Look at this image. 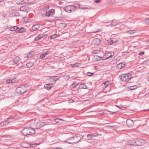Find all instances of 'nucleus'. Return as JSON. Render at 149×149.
<instances>
[{
	"mask_svg": "<svg viewBox=\"0 0 149 149\" xmlns=\"http://www.w3.org/2000/svg\"><path fill=\"white\" fill-rule=\"evenodd\" d=\"M35 129L31 127H26L23 130L22 133L24 136L31 135L35 133Z\"/></svg>",
	"mask_w": 149,
	"mask_h": 149,
	"instance_id": "nucleus-1",
	"label": "nucleus"
},
{
	"mask_svg": "<svg viewBox=\"0 0 149 149\" xmlns=\"http://www.w3.org/2000/svg\"><path fill=\"white\" fill-rule=\"evenodd\" d=\"M27 91V87L24 85L17 87L16 89V93L19 95L25 93Z\"/></svg>",
	"mask_w": 149,
	"mask_h": 149,
	"instance_id": "nucleus-2",
	"label": "nucleus"
},
{
	"mask_svg": "<svg viewBox=\"0 0 149 149\" xmlns=\"http://www.w3.org/2000/svg\"><path fill=\"white\" fill-rule=\"evenodd\" d=\"M131 75L130 73L123 74L120 75L119 77L122 81L126 82L131 79Z\"/></svg>",
	"mask_w": 149,
	"mask_h": 149,
	"instance_id": "nucleus-3",
	"label": "nucleus"
},
{
	"mask_svg": "<svg viewBox=\"0 0 149 149\" xmlns=\"http://www.w3.org/2000/svg\"><path fill=\"white\" fill-rule=\"evenodd\" d=\"M83 138V136L80 135H78L77 136H75L71 138L72 140H73V139L74 140L73 141V143L74 144L77 143Z\"/></svg>",
	"mask_w": 149,
	"mask_h": 149,
	"instance_id": "nucleus-4",
	"label": "nucleus"
},
{
	"mask_svg": "<svg viewBox=\"0 0 149 149\" xmlns=\"http://www.w3.org/2000/svg\"><path fill=\"white\" fill-rule=\"evenodd\" d=\"M75 9L76 7L73 5L67 6L65 8V10L69 13L74 12Z\"/></svg>",
	"mask_w": 149,
	"mask_h": 149,
	"instance_id": "nucleus-5",
	"label": "nucleus"
},
{
	"mask_svg": "<svg viewBox=\"0 0 149 149\" xmlns=\"http://www.w3.org/2000/svg\"><path fill=\"white\" fill-rule=\"evenodd\" d=\"M114 55V53L112 52H109L106 53L104 54L102 58L104 60H105L112 57Z\"/></svg>",
	"mask_w": 149,
	"mask_h": 149,
	"instance_id": "nucleus-6",
	"label": "nucleus"
},
{
	"mask_svg": "<svg viewBox=\"0 0 149 149\" xmlns=\"http://www.w3.org/2000/svg\"><path fill=\"white\" fill-rule=\"evenodd\" d=\"M144 140L140 139H135V146H141L144 144Z\"/></svg>",
	"mask_w": 149,
	"mask_h": 149,
	"instance_id": "nucleus-7",
	"label": "nucleus"
},
{
	"mask_svg": "<svg viewBox=\"0 0 149 149\" xmlns=\"http://www.w3.org/2000/svg\"><path fill=\"white\" fill-rule=\"evenodd\" d=\"M126 124L129 127H132L134 124L133 121L130 119H128L126 120Z\"/></svg>",
	"mask_w": 149,
	"mask_h": 149,
	"instance_id": "nucleus-8",
	"label": "nucleus"
},
{
	"mask_svg": "<svg viewBox=\"0 0 149 149\" xmlns=\"http://www.w3.org/2000/svg\"><path fill=\"white\" fill-rule=\"evenodd\" d=\"M126 66L125 62H123L118 64L116 66V68L118 69H121Z\"/></svg>",
	"mask_w": 149,
	"mask_h": 149,
	"instance_id": "nucleus-9",
	"label": "nucleus"
},
{
	"mask_svg": "<svg viewBox=\"0 0 149 149\" xmlns=\"http://www.w3.org/2000/svg\"><path fill=\"white\" fill-rule=\"evenodd\" d=\"M101 42L100 40L98 38H95L94 39L93 43L95 45H98Z\"/></svg>",
	"mask_w": 149,
	"mask_h": 149,
	"instance_id": "nucleus-10",
	"label": "nucleus"
},
{
	"mask_svg": "<svg viewBox=\"0 0 149 149\" xmlns=\"http://www.w3.org/2000/svg\"><path fill=\"white\" fill-rule=\"evenodd\" d=\"M26 29L24 27H21L20 28H18L17 30H16V32L17 33H22L26 32Z\"/></svg>",
	"mask_w": 149,
	"mask_h": 149,
	"instance_id": "nucleus-11",
	"label": "nucleus"
},
{
	"mask_svg": "<svg viewBox=\"0 0 149 149\" xmlns=\"http://www.w3.org/2000/svg\"><path fill=\"white\" fill-rule=\"evenodd\" d=\"M47 125V123H46L41 122L39 123H38L37 124L36 126L38 128H35V129H39L40 128L44 127L45 125Z\"/></svg>",
	"mask_w": 149,
	"mask_h": 149,
	"instance_id": "nucleus-12",
	"label": "nucleus"
},
{
	"mask_svg": "<svg viewBox=\"0 0 149 149\" xmlns=\"http://www.w3.org/2000/svg\"><path fill=\"white\" fill-rule=\"evenodd\" d=\"M98 134L97 133H95L92 134H88L87 135V137L89 139H92L93 137L97 136Z\"/></svg>",
	"mask_w": 149,
	"mask_h": 149,
	"instance_id": "nucleus-13",
	"label": "nucleus"
},
{
	"mask_svg": "<svg viewBox=\"0 0 149 149\" xmlns=\"http://www.w3.org/2000/svg\"><path fill=\"white\" fill-rule=\"evenodd\" d=\"M9 123V121L8 120H4L1 123L0 126L2 127H5Z\"/></svg>",
	"mask_w": 149,
	"mask_h": 149,
	"instance_id": "nucleus-14",
	"label": "nucleus"
},
{
	"mask_svg": "<svg viewBox=\"0 0 149 149\" xmlns=\"http://www.w3.org/2000/svg\"><path fill=\"white\" fill-rule=\"evenodd\" d=\"M21 60L20 58L18 56L15 57L13 60V61L15 64H17Z\"/></svg>",
	"mask_w": 149,
	"mask_h": 149,
	"instance_id": "nucleus-15",
	"label": "nucleus"
},
{
	"mask_svg": "<svg viewBox=\"0 0 149 149\" xmlns=\"http://www.w3.org/2000/svg\"><path fill=\"white\" fill-rule=\"evenodd\" d=\"M128 143L130 145L135 146V139L129 140L128 141Z\"/></svg>",
	"mask_w": 149,
	"mask_h": 149,
	"instance_id": "nucleus-16",
	"label": "nucleus"
},
{
	"mask_svg": "<svg viewBox=\"0 0 149 149\" xmlns=\"http://www.w3.org/2000/svg\"><path fill=\"white\" fill-rule=\"evenodd\" d=\"M20 15V14L17 12H15L14 13H11L10 14V17H16L19 16Z\"/></svg>",
	"mask_w": 149,
	"mask_h": 149,
	"instance_id": "nucleus-17",
	"label": "nucleus"
},
{
	"mask_svg": "<svg viewBox=\"0 0 149 149\" xmlns=\"http://www.w3.org/2000/svg\"><path fill=\"white\" fill-rule=\"evenodd\" d=\"M44 88L48 90H50L52 87V84H46L44 85Z\"/></svg>",
	"mask_w": 149,
	"mask_h": 149,
	"instance_id": "nucleus-18",
	"label": "nucleus"
},
{
	"mask_svg": "<svg viewBox=\"0 0 149 149\" xmlns=\"http://www.w3.org/2000/svg\"><path fill=\"white\" fill-rule=\"evenodd\" d=\"M40 27V26L38 24H35L33 25L32 27V29L34 31H36L37 29H38Z\"/></svg>",
	"mask_w": 149,
	"mask_h": 149,
	"instance_id": "nucleus-19",
	"label": "nucleus"
},
{
	"mask_svg": "<svg viewBox=\"0 0 149 149\" xmlns=\"http://www.w3.org/2000/svg\"><path fill=\"white\" fill-rule=\"evenodd\" d=\"M27 7L26 6H22L21 7L20 10L21 11L25 12L27 10Z\"/></svg>",
	"mask_w": 149,
	"mask_h": 149,
	"instance_id": "nucleus-20",
	"label": "nucleus"
},
{
	"mask_svg": "<svg viewBox=\"0 0 149 149\" xmlns=\"http://www.w3.org/2000/svg\"><path fill=\"white\" fill-rule=\"evenodd\" d=\"M58 78L57 76H54L51 77L50 80L52 82H54L58 80Z\"/></svg>",
	"mask_w": 149,
	"mask_h": 149,
	"instance_id": "nucleus-21",
	"label": "nucleus"
},
{
	"mask_svg": "<svg viewBox=\"0 0 149 149\" xmlns=\"http://www.w3.org/2000/svg\"><path fill=\"white\" fill-rule=\"evenodd\" d=\"M42 38V36H41V34H40L35 38L34 40L35 41H38L41 39Z\"/></svg>",
	"mask_w": 149,
	"mask_h": 149,
	"instance_id": "nucleus-22",
	"label": "nucleus"
},
{
	"mask_svg": "<svg viewBox=\"0 0 149 149\" xmlns=\"http://www.w3.org/2000/svg\"><path fill=\"white\" fill-rule=\"evenodd\" d=\"M34 63L31 62H29L26 64V66L28 68H30L34 65Z\"/></svg>",
	"mask_w": 149,
	"mask_h": 149,
	"instance_id": "nucleus-23",
	"label": "nucleus"
},
{
	"mask_svg": "<svg viewBox=\"0 0 149 149\" xmlns=\"http://www.w3.org/2000/svg\"><path fill=\"white\" fill-rule=\"evenodd\" d=\"M110 84V82L109 81H107L105 82H104L103 84V86L105 88L107 87Z\"/></svg>",
	"mask_w": 149,
	"mask_h": 149,
	"instance_id": "nucleus-24",
	"label": "nucleus"
},
{
	"mask_svg": "<svg viewBox=\"0 0 149 149\" xmlns=\"http://www.w3.org/2000/svg\"><path fill=\"white\" fill-rule=\"evenodd\" d=\"M22 20L24 22H27L29 21V19L27 17H24L22 18Z\"/></svg>",
	"mask_w": 149,
	"mask_h": 149,
	"instance_id": "nucleus-25",
	"label": "nucleus"
},
{
	"mask_svg": "<svg viewBox=\"0 0 149 149\" xmlns=\"http://www.w3.org/2000/svg\"><path fill=\"white\" fill-rule=\"evenodd\" d=\"M119 24V22H113V20L112 21V22L110 24V25L111 26H115L118 24Z\"/></svg>",
	"mask_w": 149,
	"mask_h": 149,
	"instance_id": "nucleus-26",
	"label": "nucleus"
},
{
	"mask_svg": "<svg viewBox=\"0 0 149 149\" xmlns=\"http://www.w3.org/2000/svg\"><path fill=\"white\" fill-rule=\"evenodd\" d=\"M18 28V27L17 26H15L12 27L10 29V30L11 31H15L16 32V30H17Z\"/></svg>",
	"mask_w": 149,
	"mask_h": 149,
	"instance_id": "nucleus-27",
	"label": "nucleus"
},
{
	"mask_svg": "<svg viewBox=\"0 0 149 149\" xmlns=\"http://www.w3.org/2000/svg\"><path fill=\"white\" fill-rule=\"evenodd\" d=\"M26 2L24 0H23L18 1L17 2V4L19 5H23Z\"/></svg>",
	"mask_w": 149,
	"mask_h": 149,
	"instance_id": "nucleus-28",
	"label": "nucleus"
},
{
	"mask_svg": "<svg viewBox=\"0 0 149 149\" xmlns=\"http://www.w3.org/2000/svg\"><path fill=\"white\" fill-rule=\"evenodd\" d=\"M108 45H111L112 44H113V42L112 39H109L108 40Z\"/></svg>",
	"mask_w": 149,
	"mask_h": 149,
	"instance_id": "nucleus-29",
	"label": "nucleus"
},
{
	"mask_svg": "<svg viewBox=\"0 0 149 149\" xmlns=\"http://www.w3.org/2000/svg\"><path fill=\"white\" fill-rule=\"evenodd\" d=\"M80 86L81 88H82L86 89H88L87 87L85 86L84 84H81L80 85Z\"/></svg>",
	"mask_w": 149,
	"mask_h": 149,
	"instance_id": "nucleus-30",
	"label": "nucleus"
},
{
	"mask_svg": "<svg viewBox=\"0 0 149 149\" xmlns=\"http://www.w3.org/2000/svg\"><path fill=\"white\" fill-rule=\"evenodd\" d=\"M137 88V86H130L129 89L130 90H133L136 89Z\"/></svg>",
	"mask_w": 149,
	"mask_h": 149,
	"instance_id": "nucleus-31",
	"label": "nucleus"
},
{
	"mask_svg": "<svg viewBox=\"0 0 149 149\" xmlns=\"http://www.w3.org/2000/svg\"><path fill=\"white\" fill-rule=\"evenodd\" d=\"M33 52H31L28 54L27 57L28 58H30L33 56Z\"/></svg>",
	"mask_w": 149,
	"mask_h": 149,
	"instance_id": "nucleus-32",
	"label": "nucleus"
},
{
	"mask_svg": "<svg viewBox=\"0 0 149 149\" xmlns=\"http://www.w3.org/2000/svg\"><path fill=\"white\" fill-rule=\"evenodd\" d=\"M70 66L73 68L77 67L79 66L77 63L72 64L70 65Z\"/></svg>",
	"mask_w": 149,
	"mask_h": 149,
	"instance_id": "nucleus-33",
	"label": "nucleus"
},
{
	"mask_svg": "<svg viewBox=\"0 0 149 149\" xmlns=\"http://www.w3.org/2000/svg\"><path fill=\"white\" fill-rule=\"evenodd\" d=\"M51 15V13L49 11L47 12L45 14V16L48 17L50 16Z\"/></svg>",
	"mask_w": 149,
	"mask_h": 149,
	"instance_id": "nucleus-34",
	"label": "nucleus"
},
{
	"mask_svg": "<svg viewBox=\"0 0 149 149\" xmlns=\"http://www.w3.org/2000/svg\"><path fill=\"white\" fill-rule=\"evenodd\" d=\"M57 37V36L56 35V34L53 35H51L50 36V38L51 39H54V38H56Z\"/></svg>",
	"mask_w": 149,
	"mask_h": 149,
	"instance_id": "nucleus-35",
	"label": "nucleus"
},
{
	"mask_svg": "<svg viewBox=\"0 0 149 149\" xmlns=\"http://www.w3.org/2000/svg\"><path fill=\"white\" fill-rule=\"evenodd\" d=\"M6 83L7 84H9V83H13V81H12V80H11V79H8L6 81Z\"/></svg>",
	"mask_w": 149,
	"mask_h": 149,
	"instance_id": "nucleus-36",
	"label": "nucleus"
},
{
	"mask_svg": "<svg viewBox=\"0 0 149 149\" xmlns=\"http://www.w3.org/2000/svg\"><path fill=\"white\" fill-rule=\"evenodd\" d=\"M134 33V30H129L127 31V33L132 34Z\"/></svg>",
	"mask_w": 149,
	"mask_h": 149,
	"instance_id": "nucleus-37",
	"label": "nucleus"
},
{
	"mask_svg": "<svg viewBox=\"0 0 149 149\" xmlns=\"http://www.w3.org/2000/svg\"><path fill=\"white\" fill-rule=\"evenodd\" d=\"M87 75L89 76H91L93 75L94 74V73H91L89 72H88L86 73Z\"/></svg>",
	"mask_w": 149,
	"mask_h": 149,
	"instance_id": "nucleus-38",
	"label": "nucleus"
},
{
	"mask_svg": "<svg viewBox=\"0 0 149 149\" xmlns=\"http://www.w3.org/2000/svg\"><path fill=\"white\" fill-rule=\"evenodd\" d=\"M144 54L145 52L143 51L140 52L139 53V55H144Z\"/></svg>",
	"mask_w": 149,
	"mask_h": 149,
	"instance_id": "nucleus-39",
	"label": "nucleus"
},
{
	"mask_svg": "<svg viewBox=\"0 0 149 149\" xmlns=\"http://www.w3.org/2000/svg\"><path fill=\"white\" fill-rule=\"evenodd\" d=\"M46 56L44 54H42L40 56V59L43 58H44Z\"/></svg>",
	"mask_w": 149,
	"mask_h": 149,
	"instance_id": "nucleus-40",
	"label": "nucleus"
},
{
	"mask_svg": "<svg viewBox=\"0 0 149 149\" xmlns=\"http://www.w3.org/2000/svg\"><path fill=\"white\" fill-rule=\"evenodd\" d=\"M75 84V83H72L71 85V87H72V88H75V87H76L77 85H74Z\"/></svg>",
	"mask_w": 149,
	"mask_h": 149,
	"instance_id": "nucleus-41",
	"label": "nucleus"
},
{
	"mask_svg": "<svg viewBox=\"0 0 149 149\" xmlns=\"http://www.w3.org/2000/svg\"><path fill=\"white\" fill-rule=\"evenodd\" d=\"M49 11L51 13V15L54 13V9H51Z\"/></svg>",
	"mask_w": 149,
	"mask_h": 149,
	"instance_id": "nucleus-42",
	"label": "nucleus"
},
{
	"mask_svg": "<svg viewBox=\"0 0 149 149\" xmlns=\"http://www.w3.org/2000/svg\"><path fill=\"white\" fill-rule=\"evenodd\" d=\"M41 35L42 36V38H43L44 37L46 38L48 36V35L47 34H41Z\"/></svg>",
	"mask_w": 149,
	"mask_h": 149,
	"instance_id": "nucleus-43",
	"label": "nucleus"
},
{
	"mask_svg": "<svg viewBox=\"0 0 149 149\" xmlns=\"http://www.w3.org/2000/svg\"><path fill=\"white\" fill-rule=\"evenodd\" d=\"M145 22L147 24H149V18L148 19H146Z\"/></svg>",
	"mask_w": 149,
	"mask_h": 149,
	"instance_id": "nucleus-44",
	"label": "nucleus"
},
{
	"mask_svg": "<svg viewBox=\"0 0 149 149\" xmlns=\"http://www.w3.org/2000/svg\"><path fill=\"white\" fill-rule=\"evenodd\" d=\"M100 31V30H98L97 31H93V33H97L98 32H99Z\"/></svg>",
	"mask_w": 149,
	"mask_h": 149,
	"instance_id": "nucleus-45",
	"label": "nucleus"
},
{
	"mask_svg": "<svg viewBox=\"0 0 149 149\" xmlns=\"http://www.w3.org/2000/svg\"><path fill=\"white\" fill-rule=\"evenodd\" d=\"M49 53V51H47L45 52V54H44L46 56L47 54H48Z\"/></svg>",
	"mask_w": 149,
	"mask_h": 149,
	"instance_id": "nucleus-46",
	"label": "nucleus"
},
{
	"mask_svg": "<svg viewBox=\"0 0 149 149\" xmlns=\"http://www.w3.org/2000/svg\"><path fill=\"white\" fill-rule=\"evenodd\" d=\"M100 0H96L95 1V3H98L100 2Z\"/></svg>",
	"mask_w": 149,
	"mask_h": 149,
	"instance_id": "nucleus-47",
	"label": "nucleus"
},
{
	"mask_svg": "<svg viewBox=\"0 0 149 149\" xmlns=\"http://www.w3.org/2000/svg\"><path fill=\"white\" fill-rule=\"evenodd\" d=\"M74 102V100H69V102L70 103L73 102Z\"/></svg>",
	"mask_w": 149,
	"mask_h": 149,
	"instance_id": "nucleus-48",
	"label": "nucleus"
},
{
	"mask_svg": "<svg viewBox=\"0 0 149 149\" xmlns=\"http://www.w3.org/2000/svg\"><path fill=\"white\" fill-rule=\"evenodd\" d=\"M15 119L14 118H13V117H9L8 118V119Z\"/></svg>",
	"mask_w": 149,
	"mask_h": 149,
	"instance_id": "nucleus-49",
	"label": "nucleus"
},
{
	"mask_svg": "<svg viewBox=\"0 0 149 149\" xmlns=\"http://www.w3.org/2000/svg\"><path fill=\"white\" fill-rule=\"evenodd\" d=\"M53 149H62L60 148L59 147H58V148H53Z\"/></svg>",
	"mask_w": 149,
	"mask_h": 149,
	"instance_id": "nucleus-50",
	"label": "nucleus"
},
{
	"mask_svg": "<svg viewBox=\"0 0 149 149\" xmlns=\"http://www.w3.org/2000/svg\"><path fill=\"white\" fill-rule=\"evenodd\" d=\"M67 143L69 144H73V141L72 142H68Z\"/></svg>",
	"mask_w": 149,
	"mask_h": 149,
	"instance_id": "nucleus-51",
	"label": "nucleus"
},
{
	"mask_svg": "<svg viewBox=\"0 0 149 149\" xmlns=\"http://www.w3.org/2000/svg\"><path fill=\"white\" fill-rule=\"evenodd\" d=\"M90 96L91 97H93V94H90Z\"/></svg>",
	"mask_w": 149,
	"mask_h": 149,
	"instance_id": "nucleus-52",
	"label": "nucleus"
},
{
	"mask_svg": "<svg viewBox=\"0 0 149 149\" xmlns=\"http://www.w3.org/2000/svg\"><path fill=\"white\" fill-rule=\"evenodd\" d=\"M13 8H14L13 7H12L11 8V9L12 10H13L14 9Z\"/></svg>",
	"mask_w": 149,
	"mask_h": 149,
	"instance_id": "nucleus-53",
	"label": "nucleus"
},
{
	"mask_svg": "<svg viewBox=\"0 0 149 149\" xmlns=\"http://www.w3.org/2000/svg\"><path fill=\"white\" fill-rule=\"evenodd\" d=\"M149 110V109H146V110H144V111H148Z\"/></svg>",
	"mask_w": 149,
	"mask_h": 149,
	"instance_id": "nucleus-54",
	"label": "nucleus"
},
{
	"mask_svg": "<svg viewBox=\"0 0 149 149\" xmlns=\"http://www.w3.org/2000/svg\"><path fill=\"white\" fill-rule=\"evenodd\" d=\"M147 43H149V40H147Z\"/></svg>",
	"mask_w": 149,
	"mask_h": 149,
	"instance_id": "nucleus-55",
	"label": "nucleus"
},
{
	"mask_svg": "<svg viewBox=\"0 0 149 149\" xmlns=\"http://www.w3.org/2000/svg\"><path fill=\"white\" fill-rule=\"evenodd\" d=\"M116 42L115 41L114 42H114V44L115 43H116Z\"/></svg>",
	"mask_w": 149,
	"mask_h": 149,
	"instance_id": "nucleus-56",
	"label": "nucleus"
},
{
	"mask_svg": "<svg viewBox=\"0 0 149 149\" xmlns=\"http://www.w3.org/2000/svg\"><path fill=\"white\" fill-rule=\"evenodd\" d=\"M86 9V8H83V9Z\"/></svg>",
	"mask_w": 149,
	"mask_h": 149,
	"instance_id": "nucleus-57",
	"label": "nucleus"
},
{
	"mask_svg": "<svg viewBox=\"0 0 149 149\" xmlns=\"http://www.w3.org/2000/svg\"><path fill=\"white\" fill-rule=\"evenodd\" d=\"M148 80H149V78H148Z\"/></svg>",
	"mask_w": 149,
	"mask_h": 149,
	"instance_id": "nucleus-58",
	"label": "nucleus"
},
{
	"mask_svg": "<svg viewBox=\"0 0 149 149\" xmlns=\"http://www.w3.org/2000/svg\"><path fill=\"white\" fill-rule=\"evenodd\" d=\"M1 51V50L0 49V51Z\"/></svg>",
	"mask_w": 149,
	"mask_h": 149,
	"instance_id": "nucleus-59",
	"label": "nucleus"
}]
</instances>
